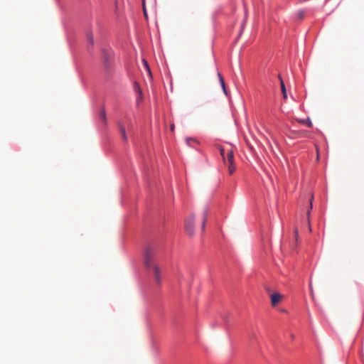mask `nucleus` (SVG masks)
Masks as SVG:
<instances>
[{
  "instance_id": "f257e3e1",
  "label": "nucleus",
  "mask_w": 364,
  "mask_h": 364,
  "mask_svg": "<svg viewBox=\"0 0 364 364\" xmlns=\"http://www.w3.org/2000/svg\"><path fill=\"white\" fill-rule=\"evenodd\" d=\"M156 249L152 246H148L144 252V263L146 269L152 272L156 283L158 285L161 284V269L154 262L156 257Z\"/></svg>"
},
{
  "instance_id": "f03ea898",
  "label": "nucleus",
  "mask_w": 364,
  "mask_h": 364,
  "mask_svg": "<svg viewBox=\"0 0 364 364\" xmlns=\"http://www.w3.org/2000/svg\"><path fill=\"white\" fill-rule=\"evenodd\" d=\"M119 132L121 134V136L124 141H127L128 138L126 134V128L128 129V130H131L132 128V124L129 119H127L125 122H119L118 123Z\"/></svg>"
},
{
  "instance_id": "7ed1b4c3",
  "label": "nucleus",
  "mask_w": 364,
  "mask_h": 364,
  "mask_svg": "<svg viewBox=\"0 0 364 364\" xmlns=\"http://www.w3.org/2000/svg\"><path fill=\"white\" fill-rule=\"evenodd\" d=\"M226 163H225L228 168L229 173L231 175L235 171V166L234 164V154L232 149L227 150L226 153Z\"/></svg>"
},
{
  "instance_id": "20e7f679",
  "label": "nucleus",
  "mask_w": 364,
  "mask_h": 364,
  "mask_svg": "<svg viewBox=\"0 0 364 364\" xmlns=\"http://www.w3.org/2000/svg\"><path fill=\"white\" fill-rule=\"evenodd\" d=\"M194 215H190L185 221L186 232L190 237H193L194 235Z\"/></svg>"
},
{
  "instance_id": "39448f33",
  "label": "nucleus",
  "mask_w": 364,
  "mask_h": 364,
  "mask_svg": "<svg viewBox=\"0 0 364 364\" xmlns=\"http://www.w3.org/2000/svg\"><path fill=\"white\" fill-rule=\"evenodd\" d=\"M283 296L279 293H274L271 295V304L272 306H275L282 300Z\"/></svg>"
},
{
  "instance_id": "423d86ee",
  "label": "nucleus",
  "mask_w": 364,
  "mask_h": 364,
  "mask_svg": "<svg viewBox=\"0 0 364 364\" xmlns=\"http://www.w3.org/2000/svg\"><path fill=\"white\" fill-rule=\"evenodd\" d=\"M279 78L280 80L281 90H282V92L283 95V97L284 100H286L287 98L286 87H285L284 82L280 75H279Z\"/></svg>"
},
{
  "instance_id": "0eeeda50",
  "label": "nucleus",
  "mask_w": 364,
  "mask_h": 364,
  "mask_svg": "<svg viewBox=\"0 0 364 364\" xmlns=\"http://www.w3.org/2000/svg\"><path fill=\"white\" fill-rule=\"evenodd\" d=\"M218 76L221 87L223 88V90L224 93L225 95H227V91H226V88H225V84L224 79L220 73H218Z\"/></svg>"
},
{
  "instance_id": "6e6552de",
  "label": "nucleus",
  "mask_w": 364,
  "mask_h": 364,
  "mask_svg": "<svg viewBox=\"0 0 364 364\" xmlns=\"http://www.w3.org/2000/svg\"><path fill=\"white\" fill-rule=\"evenodd\" d=\"M208 210L206 208L203 210V221H202V230H205V223L207 220Z\"/></svg>"
},
{
  "instance_id": "1a4fd4ad",
  "label": "nucleus",
  "mask_w": 364,
  "mask_h": 364,
  "mask_svg": "<svg viewBox=\"0 0 364 364\" xmlns=\"http://www.w3.org/2000/svg\"><path fill=\"white\" fill-rule=\"evenodd\" d=\"M298 122L301 124L306 125L309 127H312V122L309 118H308L306 119H299Z\"/></svg>"
},
{
  "instance_id": "9d476101",
  "label": "nucleus",
  "mask_w": 364,
  "mask_h": 364,
  "mask_svg": "<svg viewBox=\"0 0 364 364\" xmlns=\"http://www.w3.org/2000/svg\"><path fill=\"white\" fill-rule=\"evenodd\" d=\"M87 38L88 42L92 46L94 44V38L92 31H87Z\"/></svg>"
},
{
  "instance_id": "9b49d317",
  "label": "nucleus",
  "mask_w": 364,
  "mask_h": 364,
  "mask_svg": "<svg viewBox=\"0 0 364 364\" xmlns=\"http://www.w3.org/2000/svg\"><path fill=\"white\" fill-rule=\"evenodd\" d=\"M313 208V205H312V200H311V203H310V208H309V210L307 211V213H306V215H307V220H308V223H309V231H311V225H310V220H309V216H310V213H311V210Z\"/></svg>"
},
{
  "instance_id": "f8f14e48",
  "label": "nucleus",
  "mask_w": 364,
  "mask_h": 364,
  "mask_svg": "<svg viewBox=\"0 0 364 364\" xmlns=\"http://www.w3.org/2000/svg\"><path fill=\"white\" fill-rule=\"evenodd\" d=\"M143 64H144V66L146 70L148 72L149 75L150 76H151V69L149 68V65L147 61L144 59L143 60Z\"/></svg>"
},
{
  "instance_id": "ddd939ff",
  "label": "nucleus",
  "mask_w": 364,
  "mask_h": 364,
  "mask_svg": "<svg viewBox=\"0 0 364 364\" xmlns=\"http://www.w3.org/2000/svg\"><path fill=\"white\" fill-rule=\"evenodd\" d=\"M220 155H221V156L223 158V162L226 163V158H225L226 154H225V149L223 147H220Z\"/></svg>"
},
{
  "instance_id": "4468645a",
  "label": "nucleus",
  "mask_w": 364,
  "mask_h": 364,
  "mask_svg": "<svg viewBox=\"0 0 364 364\" xmlns=\"http://www.w3.org/2000/svg\"><path fill=\"white\" fill-rule=\"evenodd\" d=\"M100 117L104 122H106V112L104 109L100 111Z\"/></svg>"
},
{
  "instance_id": "2eb2a0df",
  "label": "nucleus",
  "mask_w": 364,
  "mask_h": 364,
  "mask_svg": "<svg viewBox=\"0 0 364 364\" xmlns=\"http://www.w3.org/2000/svg\"><path fill=\"white\" fill-rule=\"evenodd\" d=\"M304 16V11H301L298 13V17L301 19Z\"/></svg>"
},
{
  "instance_id": "dca6fc26",
  "label": "nucleus",
  "mask_w": 364,
  "mask_h": 364,
  "mask_svg": "<svg viewBox=\"0 0 364 364\" xmlns=\"http://www.w3.org/2000/svg\"><path fill=\"white\" fill-rule=\"evenodd\" d=\"M309 287H310V291H311V296L314 297L313 289H312V287H311V283L309 284Z\"/></svg>"
},
{
  "instance_id": "f3484780",
  "label": "nucleus",
  "mask_w": 364,
  "mask_h": 364,
  "mask_svg": "<svg viewBox=\"0 0 364 364\" xmlns=\"http://www.w3.org/2000/svg\"><path fill=\"white\" fill-rule=\"evenodd\" d=\"M135 89H136V90H139V92L141 91L139 86L137 83H135Z\"/></svg>"
},
{
  "instance_id": "a211bd4d",
  "label": "nucleus",
  "mask_w": 364,
  "mask_h": 364,
  "mask_svg": "<svg viewBox=\"0 0 364 364\" xmlns=\"http://www.w3.org/2000/svg\"><path fill=\"white\" fill-rule=\"evenodd\" d=\"M193 141V139H187V143H188V144H190V141Z\"/></svg>"
},
{
  "instance_id": "6ab92c4d",
  "label": "nucleus",
  "mask_w": 364,
  "mask_h": 364,
  "mask_svg": "<svg viewBox=\"0 0 364 364\" xmlns=\"http://www.w3.org/2000/svg\"><path fill=\"white\" fill-rule=\"evenodd\" d=\"M144 13L145 16H146V10H145V8H144Z\"/></svg>"
},
{
  "instance_id": "aec40b11",
  "label": "nucleus",
  "mask_w": 364,
  "mask_h": 364,
  "mask_svg": "<svg viewBox=\"0 0 364 364\" xmlns=\"http://www.w3.org/2000/svg\"><path fill=\"white\" fill-rule=\"evenodd\" d=\"M295 234H296V237H298V231H297V230H295Z\"/></svg>"
},
{
  "instance_id": "412c9836",
  "label": "nucleus",
  "mask_w": 364,
  "mask_h": 364,
  "mask_svg": "<svg viewBox=\"0 0 364 364\" xmlns=\"http://www.w3.org/2000/svg\"><path fill=\"white\" fill-rule=\"evenodd\" d=\"M171 128L172 130H173V129H174L173 124L171 125Z\"/></svg>"
},
{
  "instance_id": "4be33fe9",
  "label": "nucleus",
  "mask_w": 364,
  "mask_h": 364,
  "mask_svg": "<svg viewBox=\"0 0 364 364\" xmlns=\"http://www.w3.org/2000/svg\"><path fill=\"white\" fill-rule=\"evenodd\" d=\"M105 60L107 61V54L105 55Z\"/></svg>"
},
{
  "instance_id": "5701e85b",
  "label": "nucleus",
  "mask_w": 364,
  "mask_h": 364,
  "mask_svg": "<svg viewBox=\"0 0 364 364\" xmlns=\"http://www.w3.org/2000/svg\"><path fill=\"white\" fill-rule=\"evenodd\" d=\"M329 0H325V2L327 3Z\"/></svg>"
}]
</instances>
